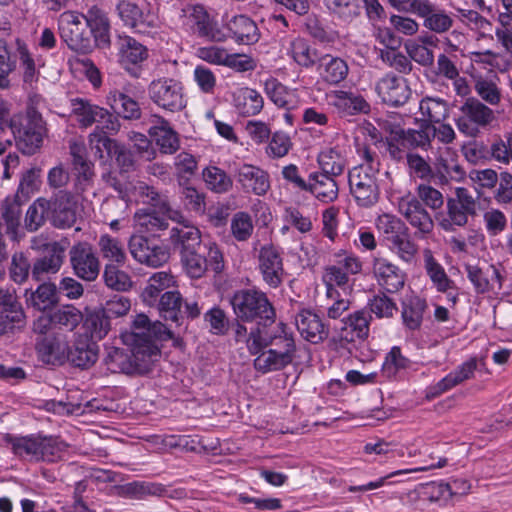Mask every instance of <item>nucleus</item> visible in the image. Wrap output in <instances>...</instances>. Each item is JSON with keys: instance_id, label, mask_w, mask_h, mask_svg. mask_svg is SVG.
<instances>
[{"instance_id": "30", "label": "nucleus", "mask_w": 512, "mask_h": 512, "mask_svg": "<svg viewBox=\"0 0 512 512\" xmlns=\"http://www.w3.org/2000/svg\"><path fill=\"white\" fill-rule=\"evenodd\" d=\"M99 347L88 335H80L71 349L68 348L67 360L75 367L87 369L98 359Z\"/></svg>"}, {"instance_id": "21", "label": "nucleus", "mask_w": 512, "mask_h": 512, "mask_svg": "<svg viewBox=\"0 0 512 512\" xmlns=\"http://www.w3.org/2000/svg\"><path fill=\"white\" fill-rule=\"evenodd\" d=\"M477 367L478 361L476 358H470L463 362L435 385L430 386L427 389V398H436L463 382L472 379Z\"/></svg>"}, {"instance_id": "52", "label": "nucleus", "mask_w": 512, "mask_h": 512, "mask_svg": "<svg viewBox=\"0 0 512 512\" xmlns=\"http://www.w3.org/2000/svg\"><path fill=\"white\" fill-rule=\"evenodd\" d=\"M322 174L339 176L345 168V159L337 148H327L321 151L317 158Z\"/></svg>"}, {"instance_id": "39", "label": "nucleus", "mask_w": 512, "mask_h": 512, "mask_svg": "<svg viewBox=\"0 0 512 512\" xmlns=\"http://www.w3.org/2000/svg\"><path fill=\"white\" fill-rule=\"evenodd\" d=\"M175 286L174 276L168 272L160 271L154 273L148 280L147 286L142 292L143 301L149 305H156L161 293Z\"/></svg>"}, {"instance_id": "53", "label": "nucleus", "mask_w": 512, "mask_h": 512, "mask_svg": "<svg viewBox=\"0 0 512 512\" xmlns=\"http://www.w3.org/2000/svg\"><path fill=\"white\" fill-rule=\"evenodd\" d=\"M98 247L102 257L113 264L122 265L126 261V253L123 244L117 238L108 234L101 235Z\"/></svg>"}, {"instance_id": "37", "label": "nucleus", "mask_w": 512, "mask_h": 512, "mask_svg": "<svg viewBox=\"0 0 512 512\" xmlns=\"http://www.w3.org/2000/svg\"><path fill=\"white\" fill-rule=\"evenodd\" d=\"M119 61L129 70V65H137L148 57L147 48L130 36H119Z\"/></svg>"}, {"instance_id": "16", "label": "nucleus", "mask_w": 512, "mask_h": 512, "mask_svg": "<svg viewBox=\"0 0 512 512\" xmlns=\"http://www.w3.org/2000/svg\"><path fill=\"white\" fill-rule=\"evenodd\" d=\"M73 171L76 173L74 190L82 195L93 185L94 164L88 159L87 149L84 143L71 142L69 145Z\"/></svg>"}, {"instance_id": "46", "label": "nucleus", "mask_w": 512, "mask_h": 512, "mask_svg": "<svg viewBox=\"0 0 512 512\" xmlns=\"http://www.w3.org/2000/svg\"><path fill=\"white\" fill-rule=\"evenodd\" d=\"M72 114L76 117L80 127L87 128L92 126L96 121L99 114L102 113V107L91 103L85 98L71 99Z\"/></svg>"}, {"instance_id": "64", "label": "nucleus", "mask_w": 512, "mask_h": 512, "mask_svg": "<svg viewBox=\"0 0 512 512\" xmlns=\"http://www.w3.org/2000/svg\"><path fill=\"white\" fill-rule=\"evenodd\" d=\"M181 255L183 268L190 278L199 279L207 271V261L199 249H191Z\"/></svg>"}, {"instance_id": "1", "label": "nucleus", "mask_w": 512, "mask_h": 512, "mask_svg": "<svg viewBox=\"0 0 512 512\" xmlns=\"http://www.w3.org/2000/svg\"><path fill=\"white\" fill-rule=\"evenodd\" d=\"M233 338L236 343L245 344L251 355H257L253 366L262 374L286 368L296 356L293 333L283 322L274 327L252 326L249 330L244 324L236 323Z\"/></svg>"}, {"instance_id": "19", "label": "nucleus", "mask_w": 512, "mask_h": 512, "mask_svg": "<svg viewBox=\"0 0 512 512\" xmlns=\"http://www.w3.org/2000/svg\"><path fill=\"white\" fill-rule=\"evenodd\" d=\"M192 29L199 37L213 42H224L227 35L218 27L201 5H192L186 10Z\"/></svg>"}, {"instance_id": "27", "label": "nucleus", "mask_w": 512, "mask_h": 512, "mask_svg": "<svg viewBox=\"0 0 512 512\" xmlns=\"http://www.w3.org/2000/svg\"><path fill=\"white\" fill-rule=\"evenodd\" d=\"M465 271L476 293H487L496 286L498 289L502 288L503 276L494 265H490L484 270L476 265L467 264Z\"/></svg>"}, {"instance_id": "20", "label": "nucleus", "mask_w": 512, "mask_h": 512, "mask_svg": "<svg viewBox=\"0 0 512 512\" xmlns=\"http://www.w3.org/2000/svg\"><path fill=\"white\" fill-rule=\"evenodd\" d=\"M235 177L244 192L257 196L265 195L271 187L268 172L252 164L239 166Z\"/></svg>"}, {"instance_id": "25", "label": "nucleus", "mask_w": 512, "mask_h": 512, "mask_svg": "<svg viewBox=\"0 0 512 512\" xmlns=\"http://www.w3.org/2000/svg\"><path fill=\"white\" fill-rule=\"evenodd\" d=\"M338 330L340 346L353 343L357 340H364L369 333L368 315L364 311H357L347 319L341 320Z\"/></svg>"}, {"instance_id": "63", "label": "nucleus", "mask_w": 512, "mask_h": 512, "mask_svg": "<svg viewBox=\"0 0 512 512\" xmlns=\"http://www.w3.org/2000/svg\"><path fill=\"white\" fill-rule=\"evenodd\" d=\"M52 313L55 327L67 331H73L83 321L82 312L73 305H65Z\"/></svg>"}, {"instance_id": "48", "label": "nucleus", "mask_w": 512, "mask_h": 512, "mask_svg": "<svg viewBox=\"0 0 512 512\" xmlns=\"http://www.w3.org/2000/svg\"><path fill=\"white\" fill-rule=\"evenodd\" d=\"M67 447L59 437L38 435L39 461L56 462L63 457Z\"/></svg>"}, {"instance_id": "7", "label": "nucleus", "mask_w": 512, "mask_h": 512, "mask_svg": "<svg viewBox=\"0 0 512 512\" xmlns=\"http://www.w3.org/2000/svg\"><path fill=\"white\" fill-rule=\"evenodd\" d=\"M58 30L61 40L67 47L78 54H89L94 50L91 31L77 11H65L58 19Z\"/></svg>"}, {"instance_id": "42", "label": "nucleus", "mask_w": 512, "mask_h": 512, "mask_svg": "<svg viewBox=\"0 0 512 512\" xmlns=\"http://www.w3.org/2000/svg\"><path fill=\"white\" fill-rule=\"evenodd\" d=\"M329 13L343 23H351L361 14V0H323Z\"/></svg>"}, {"instance_id": "4", "label": "nucleus", "mask_w": 512, "mask_h": 512, "mask_svg": "<svg viewBox=\"0 0 512 512\" xmlns=\"http://www.w3.org/2000/svg\"><path fill=\"white\" fill-rule=\"evenodd\" d=\"M365 163L354 167L348 175L350 191L360 206L371 207L380 199V161L369 150L365 151Z\"/></svg>"}, {"instance_id": "44", "label": "nucleus", "mask_w": 512, "mask_h": 512, "mask_svg": "<svg viewBox=\"0 0 512 512\" xmlns=\"http://www.w3.org/2000/svg\"><path fill=\"white\" fill-rule=\"evenodd\" d=\"M133 355L130 350L118 347H109L104 363L111 373L134 374L135 365L132 364Z\"/></svg>"}, {"instance_id": "10", "label": "nucleus", "mask_w": 512, "mask_h": 512, "mask_svg": "<svg viewBox=\"0 0 512 512\" xmlns=\"http://www.w3.org/2000/svg\"><path fill=\"white\" fill-rule=\"evenodd\" d=\"M148 93L153 103L164 110L178 112L186 107L183 87L175 79L163 77L153 80L148 86Z\"/></svg>"}, {"instance_id": "36", "label": "nucleus", "mask_w": 512, "mask_h": 512, "mask_svg": "<svg viewBox=\"0 0 512 512\" xmlns=\"http://www.w3.org/2000/svg\"><path fill=\"white\" fill-rule=\"evenodd\" d=\"M182 304L183 298L176 290L162 293L156 303L160 316L164 320L174 323L176 327L183 325Z\"/></svg>"}, {"instance_id": "54", "label": "nucleus", "mask_w": 512, "mask_h": 512, "mask_svg": "<svg viewBox=\"0 0 512 512\" xmlns=\"http://www.w3.org/2000/svg\"><path fill=\"white\" fill-rule=\"evenodd\" d=\"M322 280L326 286V296L328 299H335L340 294L337 287L345 288L348 286L349 275L342 271L341 266L330 265L325 268Z\"/></svg>"}, {"instance_id": "61", "label": "nucleus", "mask_w": 512, "mask_h": 512, "mask_svg": "<svg viewBox=\"0 0 512 512\" xmlns=\"http://www.w3.org/2000/svg\"><path fill=\"white\" fill-rule=\"evenodd\" d=\"M419 110L423 120L431 123H440L448 115V106L444 100L426 97L419 103Z\"/></svg>"}, {"instance_id": "40", "label": "nucleus", "mask_w": 512, "mask_h": 512, "mask_svg": "<svg viewBox=\"0 0 512 512\" xmlns=\"http://www.w3.org/2000/svg\"><path fill=\"white\" fill-rule=\"evenodd\" d=\"M83 327L89 339L92 341L102 340L110 331V320L105 309H96L87 312L83 317Z\"/></svg>"}, {"instance_id": "29", "label": "nucleus", "mask_w": 512, "mask_h": 512, "mask_svg": "<svg viewBox=\"0 0 512 512\" xmlns=\"http://www.w3.org/2000/svg\"><path fill=\"white\" fill-rule=\"evenodd\" d=\"M154 119V124L148 130L149 135L154 139L162 154L175 153L180 147L177 132L163 117L155 115Z\"/></svg>"}, {"instance_id": "6", "label": "nucleus", "mask_w": 512, "mask_h": 512, "mask_svg": "<svg viewBox=\"0 0 512 512\" xmlns=\"http://www.w3.org/2000/svg\"><path fill=\"white\" fill-rule=\"evenodd\" d=\"M17 148L26 155H33L41 147L45 134V123L41 114L33 107L27 109L24 122L11 118L8 126Z\"/></svg>"}, {"instance_id": "24", "label": "nucleus", "mask_w": 512, "mask_h": 512, "mask_svg": "<svg viewBox=\"0 0 512 512\" xmlns=\"http://www.w3.org/2000/svg\"><path fill=\"white\" fill-rule=\"evenodd\" d=\"M40 359L50 365H62L68 356V343L63 335H46L37 341Z\"/></svg>"}, {"instance_id": "5", "label": "nucleus", "mask_w": 512, "mask_h": 512, "mask_svg": "<svg viewBox=\"0 0 512 512\" xmlns=\"http://www.w3.org/2000/svg\"><path fill=\"white\" fill-rule=\"evenodd\" d=\"M393 113L386 114V146L392 158L403 159L406 151L413 148L425 149L430 145V125L422 126L420 130L405 131L400 124L392 123Z\"/></svg>"}, {"instance_id": "51", "label": "nucleus", "mask_w": 512, "mask_h": 512, "mask_svg": "<svg viewBox=\"0 0 512 512\" xmlns=\"http://www.w3.org/2000/svg\"><path fill=\"white\" fill-rule=\"evenodd\" d=\"M169 219L165 214L159 215L155 211L140 210L134 216L135 224L144 232L158 235L161 231L167 230Z\"/></svg>"}, {"instance_id": "26", "label": "nucleus", "mask_w": 512, "mask_h": 512, "mask_svg": "<svg viewBox=\"0 0 512 512\" xmlns=\"http://www.w3.org/2000/svg\"><path fill=\"white\" fill-rule=\"evenodd\" d=\"M295 324L301 336L313 344L322 342L329 335L328 327L311 310L300 311L295 317Z\"/></svg>"}, {"instance_id": "49", "label": "nucleus", "mask_w": 512, "mask_h": 512, "mask_svg": "<svg viewBox=\"0 0 512 512\" xmlns=\"http://www.w3.org/2000/svg\"><path fill=\"white\" fill-rule=\"evenodd\" d=\"M117 13L124 25L131 28L151 27L153 24L145 17L143 10L130 0H121L116 6Z\"/></svg>"}, {"instance_id": "8", "label": "nucleus", "mask_w": 512, "mask_h": 512, "mask_svg": "<svg viewBox=\"0 0 512 512\" xmlns=\"http://www.w3.org/2000/svg\"><path fill=\"white\" fill-rule=\"evenodd\" d=\"M447 212L439 219L440 227L447 232H452L456 227H463L468 222V216L474 215L476 202L466 188L458 187L455 196L446 201Z\"/></svg>"}, {"instance_id": "60", "label": "nucleus", "mask_w": 512, "mask_h": 512, "mask_svg": "<svg viewBox=\"0 0 512 512\" xmlns=\"http://www.w3.org/2000/svg\"><path fill=\"white\" fill-rule=\"evenodd\" d=\"M264 90L267 97L278 107L288 109L293 102L294 93L276 78L265 81Z\"/></svg>"}, {"instance_id": "12", "label": "nucleus", "mask_w": 512, "mask_h": 512, "mask_svg": "<svg viewBox=\"0 0 512 512\" xmlns=\"http://www.w3.org/2000/svg\"><path fill=\"white\" fill-rule=\"evenodd\" d=\"M68 241H52L44 245V253L32 264V279L43 281L50 275L58 273L65 260Z\"/></svg>"}, {"instance_id": "50", "label": "nucleus", "mask_w": 512, "mask_h": 512, "mask_svg": "<svg viewBox=\"0 0 512 512\" xmlns=\"http://www.w3.org/2000/svg\"><path fill=\"white\" fill-rule=\"evenodd\" d=\"M180 199L184 208L198 215H202L206 210V195L196 187L189 184L188 181L179 184Z\"/></svg>"}, {"instance_id": "32", "label": "nucleus", "mask_w": 512, "mask_h": 512, "mask_svg": "<svg viewBox=\"0 0 512 512\" xmlns=\"http://www.w3.org/2000/svg\"><path fill=\"white\" fill-rule=\"evenodd\" d=\"M427 307L425 299L412 293L407 294L402 299L401 317L404 326L412 331L419 330Z\"/></svg>"}, {"instance_id": "15", "label": "nucleus", "mask_w": 512, "mask_h": 512, "mask_svg": "<svg viewBox=\"0 0 512 512\" xmlns=\"http://www.w3.org/2000/svg\"><path fill=\"white\" fill-rule=\"evenodd\" d=\"M132 257L139 263L157 268L169 259V251L163 245H158L142 235H132L128 243Z\"/></svg>"}, {"instance_id": "11", "label": "nucleus", "mask_w": 512, "mask_h": 512, "mask_svg": "<svg viewBox=\"0 0 512 512\" xmlns=\"http://www.w3.org/2000/svg\"><path fill=\"white\" fill-rule=\"evenodd\" d=\"M78 196L75 191L59 190L48 200L50 220L54 227L66 229L76 223Z\"/></svg>"}, {"instance_id": "14", "label": "nucleus", "mask_w": 512, "mask_h": 512, "mask_svg": "<svg viewBox=\"0 0 512 512\" xmlns=\"http://www.w3.org/2000/svg\"><path fill=\"white\" fill-rule=\"evenodd\" d=\"M257 261L264 283L270 288H278L285 278L283 258L279 248L273 244L263 245L259 249Z\"/></svg>"}, {"instance_id": "35", "label": "nucleus", "mask_w": 512, "mask_h": 512, "mask_svg": "<svg viewBox=\"0 0 512 512\" xmlns=\"http://www.w3.org/2000/svg\"><path fill=\"white\" fill-rule=\"evenodd\" d=\"M335 178V176L318 172L311 173L308 192L323 203L335 201L338 197V184Z\"/></svg>"}, {"instance_id": "34", "label": "nucleus", "mask_w": 512, "mask_h": 512, "mask_svg": "<svg viewBox=\"0 0 512 512\" xmlns=\"http://www.w3.org/2000/svg\"><path fill=\"white\" fill-rule=\"evenodd\" d=\"M227 29L231 37L239 44L250 45L259 39V32L256 23L245 15H237L230 19Z\"/></svg>"}, {"instance_id": "28", "label": "nucleus", "mask_w": 512, "mask_h": 512, "mask_svg": "<svg viewBox=\"0 0 512 512\" xmlns=\"http://www.w3.org/2000/svg\"><path fill=\"white\" fill-rule=\"evenodd\" d=\"M177 225L170 230V242L180 254L201 248V233L198 228L188 223L183 216L181 221H175Z\"/></svg>"}, {"instance_id": "2", "label": "nucleus", "mask_w": 512, "mask_h": 512, "mask_svg": "<svg viewBox=\"0 0 512 512\" xmlns=\"http://www.w3.org/2000/svg\"><path fill=\"white\" fill-rule=\"evenodd\" d=\"M126 345L131 346L132 364L135 365V373H147L152 364L159 357L160 351L154 340L175 339L178 344L179 338L165 324L155 321L151 322L144 314H138L130 328V332L122 335Z\"/></svg>"}, {"instance_id": "31", "label": "nucleus", "mask_w": 512, "mask_h": 512, "mask_svg": "<svg viewBox=\"0 0 512 512\" xmlns=\"http://www.w3.org/2000/svg\"><path fill=\"white\" fill-rule=\"evenodd\" d=\"M319 78L330 85L342 82L348 75V65L345 60L332 54H323L316 64Z\"/></svg>"}, {"instance_id": "62", "label": "nucleus", "mask_w": 512, "mask_h": 512, "mask_svg": "<svg viewBox=\"0 0 512 512\" xmlns=\"http://www.w3.org/2000/svg\"><path fill=\"white\" fill-rule=\"evenodd\" d=\"M28 301L35 309L44 312L57 302V286L51 282L40 284Z\"/></svg>"}, {"instance_id": "13", "label": "nucleus", "mask_w": 512, "mask_h": 512, "mask_svg": "<svg viewBox=\"0 0 512 512\" xmlns=\"http://www.w3.org/2000/svg\"><path fill=\"white\" fill-rule=\"evenodd\" d=\"M386 243L403 261L410 262L417 252L411 241L409 229L400 219L386 214Z\"/></svg>"}, {"instance_id": "38", "label": "nucleus", "mask_w": 512, "mask_h": 512, "mask_svg": "<svg viewBox=\"0 0 512 512\" xmlns=\"http://www.w3.org/2000/svg\"><path fill=\"white\" fill-rule=\"evenodd\" d=\"M475 93L482 102L490 106H497L502 100V91L497 76H477L473 78Z\"/></svg>"}, {"instance_id": "59", "label": "nucleus", "mask_w": 512, "mask_h": 512, "mask_svg": "<svg viewBox=\"0 0 512 512\" xmlns=\"http://www.w3.org/2000/svg\"><path fill=\"white\" fill-rule=\"evenodd\" d=\"M236 106L239 112L246 116L258 114L263 108V97L251 88L241 89L236 98Z\"/></svg>"}, {"instance_id": "9", "label": "nucleus", "mask_w": 512, "mask_h": 512, "mask_svg": "<svg viewBox=\"0 0 512 512\" xmlns=\"http://www.w3.org/2000/svg\"><path fill=\"white\" fill-rule=\"evenodd\" d=\"M462 115L457 119L458 130L467 137H476L480 128H485L496 119L493 110L482 101L470 97L460 108Z\"/></svg>"}, {"instance_id": "57", "label": "nucleus", "mask_w": 512, "mask_h": 512, "mask_svg": "<svg viewBox=\"0 0 512 512\" xmlns=\"http://www.w3.org/2000/svg\"><path fill=\"white\" fill-rule=\"evenodd\" d=\"M103 278L108 288L118 292L128 291L133 285L130 275L119 269V265L113 263L105 265Z\"/></svg>"}, {"instance_id": "3", "label": "nucleus", "mask_w": 512, "mask_h": 512, "mask_svg": "<svg viewBox=\"0 0 512 512\" xmlns=\"http://www.w3.org/2000/svg\"><path fill=\"white\" fill-rule=\"evenodd\" d=\"M230 303L236 316L235 323L255 322L254 326H270L275 323L276 311L265 292L257 289H241L234 293Z\"/></svg>"}, {"instance_id": "55", "label": "nucleus", "mask_w": 512, "mask_h": 512, "mask_svg": "<svg viewBox=\"0 0 512 512\" xmlns=\"http://www.w3.org/2000/svg\"><path fill=\"white\" fill-rule=\"evenodd\" d=\"M49 214V203L45 198L36 199L27 209L24 218V229L29 232H35L45 223L46 216Z\"/></svg>"}, {"instance_id": "22", "label": "nucleus", "mask_w": 512, "mask_h": 512, "mask_svg": "<svg viewBox=\"0 0 512 512\" xmlns=\"http://www.w3.org/2000/svg\"><path fill=\"white\" fill-rule=\"evenodd\" d=\"M0 212V228L12 242L19 243L25 237V231L21 226L22 207L18 197L7 198Z\"/></svg>"}, {"instance_id": "47", "label": "nucleus", "mask_w": 512, "mask_h": 512, "mask_svg": "<svg viewBox=\"0 0 512 512\" xmlns=\"http://www.w3.org/2000/svg\"><path fill=\"white\" fill-rule=\"evenodd\" d=\"M333 105L344 115L367 113L369 110V105L362 96L346 91L334 93Z\"/></svg>"}, {"instance_id": "41", "label": "nucleus", "mask_w": 512, "mask_h": 512, "mask_svg": "<svg viewBox=\"0 0 512 512\" xmlns=\"http://www.w3.org/2000/svg\"><path fill=\"white\" fill-rule=\"evenodd\" d=\"M107 103L114 112L124 119H139L141 116L138 102L123 92L117 90L110 92L107 96Z\"/></svg>"}, {"instance_id": "23", "label": "nucleus", "mask_w": 512, "mask_h": 512, "mask_svg": "<svg viewBox=\"0 0 512 512\" xmlns=\"http://www.w3.org/2000/svg\"><path fill=\"white\" fill-rule=\"evenodd\" d=\"M399 212L417 228V237L423 238L432 232L433 220L416 198H402L399 202Z\"/></svg>"}, {"instance_id": "43", "label": "nucleus", "mask_w": 512, "mask_h": 512, "mask_svg": "<svg viewBox=\"0 0 512 512\" xmlns=\"http://www.w3.org/2000/svg\"><path fill=\"white\" fill-rule=\"evenodd\" d=\"M424 268L439 292H446L453 286L442 265L434 258L429 248L423 250Z\"/></svg>"}, {"instance_id": "56", "label": "nucleus", "mask_w": 512, "mask_h": 512, "mask_svg": "<svg viewBox=\"0 0 512 512\" xmlns=\"http://www.w3.org/2000/svg\"><path fill=\"white\" fill-rule=\"evenodd\" d=\"M202 176L208 189L215 193H226L232 188L233 181L231 177L219 167H206Z\"/></svg>"}, {"instance_id": "17", "label": "nucleus", "mask_w": 512, "mask_h": 512, "mask_svg": "<svg viewBox=\"0 0 512 512\" xmlns=\"http://www.w3.org/2000/svg\"><path fill=\"white\" fill-rule=\"evenodd\" d=\"M71 267L76 276L94 281L100 272V262L90 244L80 242L69 251Z\"/></svg>"}, {"instance_id": "58", "label": "nucleus", "mask_w": 512, "mask_h": 512, "mask_svg": "<svg viewBox=\"0 0 512 512\" xmlns=\"http://www.w3.org/2000/svg\"><path fill=\"white\" fill-rule=\"evenodd\" d=\"M9 443L16 456L39 462L38 435L10 438Z\"/></svg>"}, {"instance_id": "45", "label": "nucleus", "mask_w": 512, "mask_h": 512, "mask_svg": "<svg viewBox=\"0 0 512 512\" xmlns=\"http://www.w3.org/2000/svg\"><path fill=\"white\" fill-rule=\"evenodd\" d=\"M288 53L299 66L306 69L315 66L321 56L307 40L300 37L290 42Z\"/></svg>"}, {"instance_id": "33", "label": "nucleus", "mask_w": 512, "mask_h": 512, "mask_svg": "<svg viewBox=\"0 0 512 512\" xmlns=\"http://www.w3.org/2000/svg\"><path fill=\"white\" fill-rule=\"evenodd\" d=\"M138 194L143 201L157 208L162 214H165L172 221H181L183 214L177 209H173L170 206L168 196L160 193L154 187L149 186L145 183H141L138 188Z\"/></svg>"}, {"instance_id": "18", "label": "nucleus", "mask_w": 512, "mask_h": 512, "mask_svg": "<svg viewBox=\"0 0 512 512\" xmlns=\"http://www.w3.org/2000/svg\"><path fill=\"white\" fill-rule=\"evenodd\" d=\"M415 15L423 19V26L436 34L448 32L454 24L452 15L440 9L430 0H419L414 4Z\"/></svg>"}]
</instances>
